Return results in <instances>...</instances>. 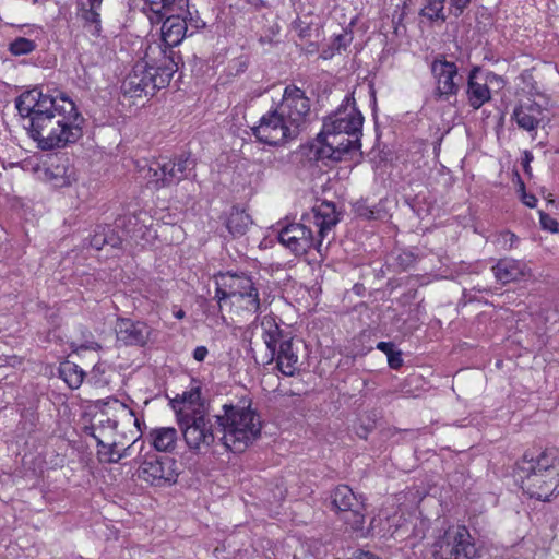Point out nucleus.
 I'll list each match as a JSON object with an SVG mask.
<instances>
[{
  "label": "nucleus",
  "instance_id": "nucleus-1",
  "mask_svg": "<svg viewBox=\"0 0 559 559\" xmlns=\"http://www.w3.org/2000/svg\"><path fill=\"white\" fill-rule=\"evenodd\" d=\"M143 11L152 23L164 19L162 39L146 45L143 58L124 78L121 90L130 97L154 95L157 90L166 87L178 70L171 48L205 26L199 12L191 10L189 0H150Z\"/></svg>",
  "mask_w": 559,
  "mask_h": 559
},
{
  "label": "nucleus",
  "instance_id": "nucleus-2",
  "mask_svg": "<svg viewBox=\"0 0 559 559\" xmlns=\"http://www.w3.org/2000/svg\"><path fill=\"white\" fill-rule=\"evenodd\" d=\"M16 108L21 116L28 118V135L40 150L66 147L83 134L84 119L63 93L52 96L33 88L19 96Z\"/></svg>",
  "mask_w": 559,
  "mask_h": 559
},
{
  "label": "nucleus",
  "instance_id": "nucleus-3",
  "mask_svg": "<svg viewBox=\"0 0 559 559\" xmlns=\"http://www.w3.org/2000/svg\"><path fill=\"white\" fill-rule=\"evenodd\" d=\"M364 117L354 98L343 104L323 122L318 136L309 145V155L316 159L342 160L346 154L360 151Z\"/></svg>",
  "mask_w": 559,
  "mask_h": 559
},
{
  "label": "nucleus",
  "instance_id": "nucleus-4",
  "mask_svg": "<svg viewBox=\"0 0 559 559\" xmlns=\"http://www.w3.org/2000/svg\"><path fill=\"white\" fill-rule=\"evenodd\" d=\"M302 223L289 224L278 231L280 242L297 255L316 246L321 252L322 240L338 222L334 204L322 202L302 216Z\"/></svg>",
  "mask_w": 559,
  "mask_h": 559
},
{
  "label": "nucleus",
  "instance_id": "nucleus-5",
  "mask_svg": "<svg viewBox=\"0 0 559 559\" xmlns=\"http://www.w3.org/2000/svg\"><path fill=\"white\" fill-rule=\"evenodd\" d=\"M174 408L187 447L197 453L207 452L215 441L214 424L200 402L199 389L185 393L182 401Z\"/></svg>",
  "mask_w": 559,
  "mask_h": 559
},
{
  "label": "nucleus",
  "instance_id": "nucleus-6",
  "mask_svg": "<svg viewBox=\"0 0 559 559\" xmlns=\"http://www.w3.org/2000/svg\"><path fill=\"white\" fill-rule=\"evenodd\" d=\"M216 421L223 432V444L233 452H242L261 436L262 420L250 406L224 405Z\"/></svg>",
  "mask_w": 559,
  "mask_h": 559
},
{
  "label": "nucleus",
  "instance_id": "nucleus-7",
  "mask_svg": "<svg viewBox=\"0 0 559 559\" xmlns=\"http://www.w3.org/2000/svg\"><path fill=\"white\" fill-rule=\"evenodd\" d=\"M215 296L219 307L229 306L238 314H253L261 308L258 288L245 274H221Z\"/></svg>",
  "mask_w": 559,
  "mask_h": 559
},
{
  "label": "nucleus",
  "instance_id": "nucleus-8",
  "mask_svg": "<svg viewBox=\"0 0 559 559\" xmlns=\"http://www.w3.org/2000/svg\"><path fill=\"white\" fill-rule=\"evenodd\" d=\"M556 456L542 453L536 460L524 461L519 467L525 475L521 478L523 490L532 498L548 501L559 486V472Z\"/></svg>",
  "mask_w": 559,
  "mask_h": 559
},
{
  "label": "nucleus",
  "instance_id": "nucleus-9",
  "mask_svg": "<svg viewBox=\"0 0 559 559\" xmlns=\"http://www.w3.org/2000/svg\"><path fill=\"white\" fill-rule=\"evenodd\" d=\"M133 425L136 432L141 431L140 419L134 412L124 403L112 400L106 404V409L96 414L90 427L86 428L96 442H103L117 439L118 425Z\"/></svg>",
  "mask_w": 559,
  "mask_h": 559
},
{
  "label": "nucleus",
  "instance_id": "nucleus-10",
  "mask_svg": "<svg viewBox=\"0 0 559 559\" xmlns=\"http://www.w3.org/2000/svg\"><path fill=\"white\" fill-rule=\"evenodd\" d=\"M255 139L270 146H281L295 140L300 131L275 108L264 114L252 128Z\"/></svg>",
  "mask_w": 559,
  "mask_h": 559
},
{
  "label": "nucleus",
  "instance_id": "nucleus-11",
  "mask_svg": "<svg viewBox=\"0 0 559 559\" xmlns=\"http://www.w3.org/2000/svg\"><path fill=\"white\" fill-rule=\"evenodd\" d=\"M432 554L435 559H475L477 550L468 530L454 525L435 542Z\"/></svg>",
  "mask_w": 559,
  "mask_h": 559
},
{
  "label": "nucleus",
  "instance_id": "nucleus-12",
  "mask_svg": "<svg viewBox=\"0 0 559 559\" xmlns=\"http://www.w3.org/2000/svg\"><path fill=\"white\" fill-rule=\"evenodd\" d=\"M136 460L140 464L138 476L142 480L154 486L176 483L178 472L175 460L160 457L153 452H147L144 455L140 453Z\"/></svg>",
  "mask_w": 559,
  "mask_h": 559
},
{
  "label": "nucleus",
  "instance_id": "nucleus-13",
  "mask_svg": "<svg viewBox=\"0 0 559 559\" xmlns=\"http://www.w3.org/2000/svg\"><path fill=\"white\" fill-rule=\"evenodd\" d=\"M275 109L300 131L310 112V100L300 88L287 86Z\"/></svg>",
  "mask_w": 559,
  "mask_h": 559
},
{
  "label": "nucleus",
  "instance_id": "nucleus-14",
  "mask_svg": "<svg viewBox=\"0 0 559 559\" xmlns=\"http://www.w3.org/2000/svg\"><path fill=\"white\" fill-rule=\"evenodd\" d=\"M502 85L503 80L501 76L492 72H487L483 75L477 68L473 69L468 75L466 91L469 105L474 109L480 108L485 103L490 100V88L495 86L501 88Z\"/></svg>",
  "mask_w": 559,
  "mask_h": 559
},
{
  "label": "nucleus",
  "instance_id": "nucleus-15",
  "mask_svg": "<svg viewBox=\"0 0 559 559\" xmlns=\"http://www.w3.org/2000/svg\"><path fill=\"white\" fill-rule=\"evenodd\" d=\"M431 72L436 81L435 96L448 100L457 94V67L454 62L437 59L431 64Z\"/></svg>",
  "mask_w": 559,
  "mask_h": 559
},
{
  "label": "nucleus",
  "instance_id": "nucleus-16",
  "mask_svg": "<svg viewBox=\"0 0 559 559\" xmlns=\"http://www.w3.org/2000/svg\"><path fill=\"white\" fill-rule=\"evenodd\" d=\"M117 340L126 345H144L151 334L146 323L132 321L130 319H119L116 323Z\"/></svg>",
  "mask_w": 559,
  "mask_h": 559
},
{
  "label": "nucleus",
  "instance_id": "nucleus-17",
  "mask_svg": "<svg viewBox=\"0 0 559 559\" xmlns=\"http://www.w3.org/2000/svg\"><path fill=\"white\" fill-rule=\"evenodd\" d=\"M102 4L103 0H76V16L83 22V27L93 36L102 33Z\"/></svg>",
  "mask_w": 559,
  "mask_h": 559
},
{
  "label": "nucleus",
  "instance_id": "nucleus-18",
  "mask_svg": "<svg viewBox=\"0 0 559 559\" xmlns=\"http://www.w3.org/2000/svg\"><path fill=\"white\" fill-rule=\"evenodd\" d=\"M38 178L52 188H64L76 181L75 170L66 163L51 164L38 170Z\"/></svg>",
  "mask_w": 559,
  "mask_h": 559
},
{
  "label": "nucleus",
  "instance_id": "nucleus-19",
  "mask_svg": "<svg viewBox=\"0 0 559 559\" xmlns=\"http://www.w3.org/2000/svg\"><path fill=\"white\" fill-rule=\"evenodd\" d=\"M512 118L520 128L531 132L543 122L544 110L538 104L527 99L514 108Z\"/></svg>",
  "mask_w": 559,
  "mask_h": 559
},
{
  "label": "nucleus",
  "instance_id": "nucleus-20",
  "mask_svg": "<svg viewBox=\"0 0 559 559\" xmlns=\"http://www.w3.org/2000/svg\"><path fill=\"white\" fill-rule=\"evenodd\" d=\"M528 271L525 263L513 259H502L492 267L495 277L502 284L519 281L525 277Z\"/></svg>",
  "mask_w": 559,
  "mask_h": 559
},
{
  "label": "nucleus",
  "instance_id": "nucleus-21",
  "mask_svg": "<svg viewBox=\"0 0 559 559\" xmlns=\"http://www.w3.org/2000/svg\"><path fill=\"white\" fill-rule=\"evenodd\" d=\"M276 354V364L278 370L284 374L292 377L298 370V348L292 340L282 341Z\"/></svg>",
  "mask_w": 559,
  "mask_h": 559
},
{
  "label": "nucleus",
  "instance_id": "nucleus-22",
  "mask_svg": "<svg viewBox=\"0 0 559 559\" xmlns=\"http://www.w3.org/2000/svg\"><path fill=\"white\" fill-rule=\"evenodd\" d=\"M165 162L159 160H139L136 162V168L140 177L145 180L148 185L155 188L167 186V178L165 171Z\"/></svg>",
  "mask_w": 559,
  "mask_h": 559
},
{
  "label": "nucleus",
  "instance_id": "nucleus-23",
  "mask_svg": "<svg viewBox=\"0 0 559 559\" xmlns=\"http://www.w3.org/2000/svg\"><path fill=\"white\" fill-rule=\"evenodd\" d=\"M136 441H138V439H134L130 445H128L123 449V451L117 450L119 440H108V441L97 442L98 460L102 463H117L120 460L131 455V450L136 444Z\"/></svg>",
  "mask_w": 559,
  "mask_h": 559
},
{
  "label": "nucleus",
  "instance_id": "nucleus-24",
  "mask_svg": "<svg viewBox=\"0 0 559 559\" xmlns=\"http://www.w3.org/2000/svg\"><path fill=\"white\" fill-rule=\"evenodd\" d=\"M153 447L159 452H168L175 449L178 433L173 427H160L151 431Z\"/></svg>",
  "mask_w": 559,
  "mask_h": 559
},
{
  "label": "nucleus",
  "instance_id": "nucleus-25",
  "mask_svg": "<svg viewBox=\"0 0 559 559\" xmlns=\"http://www.w3.org/2000/svg\"><path fill=\"white\" fill-rule=\"evenodd\" d=\"M262 338L267 349L275 355L276 344L282 337V330L275 317L264 316L261 318Z\"/></svg>",
  "mask_w": 559,
  "mask_h": 559
},
{
  "label": "nucleus",
  "instance_id": "nucleus-26",
  "mask_svg": "<svg viewBox=\"0 0 559 559\" xmlns=\"http://www.w3.org/2000/svg\"><path fill=\"white\" fill-rule=\"evenodd\" d=\"M59 374L72 390L79 389L84 379L83 370L78 365L70 361H64L60 365Z\"/></svg>",
  "mask_w": 559,
  "mask_h": 559
},
{
  "label": "nucleus",
  "instance_id": "nucleus-27",
  "mask_svg": "<svg viewBox=\"0 0 559 559\" xmlns=\"http://www.w3.org/2000/svg\"><path fill=\"white\" fill-rule=\"evenodd\" d=\"M191 162L189 158L180 157L176 160L165 162V171L167 178V185L176 183L187 177V170Z\"/></svg>",
  "mask_w": 559,
  "mask_h": 559
},
{
  "label": "nucleus",
  "instance_id": "nucleus-28",
  "mask_svg": "<svg viewBox=\"0 0 559 559\" xmlns=\"http://www.w3.org/2000/svg\"><path fill=\"white\" fill-rule=\"evenodd\" d=\"M250 224V216L246 212L233 210L227 218L226 226L233 236L239 237L246 234Z\"/></svg>",
  "mask_w": 559,
  "mask_h": 559
},
{
  "label": "nucleus",
  "instance_id": "nucleus-29",
  "mask_svg": "<svg viewBox=\"0 0 559 559\" xmlns=\"http://www.w3.org/2000/svg\"><path fill=\"white\" fill-rule=\"evenodd\" d=\"M332 502L338 511H352L356 502V497L352 489L346 485L336 487L332 495Z\"/></svg>",
  "mask_w": 559,
  "mask_h": 559
},
{
  "label": "nucleus",
  "instance_id": "nucleus-30",
  "mask_svg": "<svg viewBox=\"0 0 559 559\" xmlns=\"http://www.w3.org/2000/svg\"><path fill=\"white\" fill-rule=\"evenodd\" d=\"M445 0H423L420 15L432 22H444Z\"/></svg>",
  "mask_w": 559,
  "mask_h": 559
},
{
  "label": "nucleus",
  "instance_id": "nucleus-31",
  "mask_svg": "<svg viewBox=\"0 0 559 559\" xmlns=\"http://www.w3.org/2000/svg\"><path fill=\"white\" fill-rule=\"evenodd\" d=\"M37 48L33 39L25 36H17L9 44V51L13 56H23L33 52Z\"/></svg>",
  "mask_w": 559,
  "mask_h": 559
},
{
  "label": "nucleus",
  "instance_id": "nucleus-32",
  "mask_svg": "<svg viewBox=\"0 0 559 559\" xmlns=\"http://www.w3.org/2000/svg\"><path fill=\"white\" fill-rule=\"evenodd\" d=\"M107 366L105 364H96L87 379L90 383L95 386H105L109 383V379L106 377Z\"/></svg>",
  "mask_w": 559,
  "mask_h": 559
},
{
  "label": "nucleus",
  "instance_id": "nucleus-33",
  "mask_svg": "<svg viewBox=\"0 0 559 559\" xmlns=\"http://www.w3.org/2000/svg\"><path fill=\"white\" fill-rule=\"evenodd\" d=\"M518 193L520 195L521 201L523 204H525L527 207H535L537 204V199L534 194L527 193L525 190L524 182L521 180V178L518 176Z\"/></svg>",
  "mask_w": 559,
  "mask_h": 559
},
{
  "label": "nucleus",
  "instance_id": "nucleus-34",
  "mask_svg": "<svg viewBox=\"0 0 559 559\" xmlns=\"http://www.w3.org/2000/svg\"><path fill=\"white\" fill-rule=\"evenodd\" d=\"M23 35L26 39H33L34 45L38 46V43L43 40L44 38V31L41 27L36 25H27L23 29Z\"/></svg>",
  "mask_w": 559,
  "mask_h": 559
},
{
  "label": "nucleus",
  "instance_id": "nucleus-35",
  "mask_svg": "<svg viewBox=\"0 0 559 559\" xmlns=\"http://www.w3.org/2000/svg\"><path fill=\"white\" fill-rule=\"evenodd\" d=\"M539 222H540L543 229H545V230H548L551 233H557L559 230L558 222L555 218H552L550 215H548L544 212H539Z\"/></svg>",
  "mask_w": 559,
  "mask_h": 559
},
{
  "label": "nucleus",
  "instance_id": "nucleus-36",
  "mask_svg": "<svg viewBox=\"0 0 559 559\" xmlns=\"http://www.w3.org/2000/svg\"><path fill=\"white\" fill-rule=\"evenodd\" d=\"M350 516L353 519L346 518L345 521L350 523L353 530H360L364 524V515L358 511H352Z\"/></svg>",
  "mask_w": 559,
  "mask_h": 559
},
{
  "label": "nucleus",
  "instance_id": "nucleus-37",
  "mask_svg": "<svg viewBox=\"0 0 559 559\" xmlns=\"http://www.w3.org/2000/svg\"><path fill=\"white\" fill-rule=\"evenodd\" d=\"M472 0H450L451 8L455 11L454 14H461Z\"/></svg>",
  "mask_w": 559,
  "mask_h": 559
},
{
  "label": "nucleus",
  "instance_id": "nucleus-38",
  "mask_svg": "<svg viewBox=\"0 0 559 559\" xmlns=\"http://www.w3.org/2000/svg\"><path fill=\"white\" fill-rule=\"evenodd\" d=\"M389 366L393 369H397L402 366L403 359L400 352H393L388 356Z\"/></svg>",
  "mask_w": 559,
  "mask_h": 559
},
{
  "label": "nucleus",
  "instance_id": "nucleus-39",
  "mask_svg": "<svg viewBox=\"0 0 559 559\" xmlns=\"http://www.w3.org/2000/svg\"><path fill=\"white\" fill-rule=\"evenodd\" d=\"M508 559H534V554L532 550H515Z\"/></svg>",
  "mask_w": 559,
  "mask_h": 559
},
{
  "label": "nucleus",
  "instance_id": "nucleus-40",
  "mask_svg": "<svg viewBox=\"0 0 559 559\" xmlns=\"http://www.w3.org/2000/svg\"><path fill=\"white\" fill-rule=\"evenodd\" d=\"M207 348L205 346H198L194 350H193V358L197 360V361H203L205 359V357L207 356Z\"/></svg>",
  "mask_w": 559,
  "mask_h": 559
},
{
  "label": "nucleus",
  "instance_id": "nucleus-41",
  "mask_svg": "<svg viewBox=\"0 0 559 559\" xmlns=\"http://www.w3.org/2000/svg\"><path fill=\"white\" fill-rule=\"evenodd\" d=\"M377 348L383 352L386 356L394 352V345L391 342H379Z\"/></svg>",
  "mask_w": 559,
  "mask_h": 559
},
{
  "label": "nucleus",
  "instance_id": "nucleus-42",
  "mask_svg": "<svg viewBox=\"0 0 559 559\" xmlns=\"http://www.w3.org/2000/svg\"><path fill=\"white\" fill-rule=\"evenodd\" d=\"M349 41L347 34H341L335 39V45L337 50H340L342 47H346Z\"/></svg>",
  "mask_w": 559,
  "mask_h": 559
},
{
  "label": "nucleus",
  "instance_id": "nucleus-43",
  "mask_svg": "<svg viewBox=\"0 0 559 559\" xmlns=\"http://www.w3.org/2000/svg\"><path fill=\"white\" fill-rule=\"evenodd\" d=\"M93 349V350H96L99 348V345L97 343H94V342H90L87 344H83L81 346H78V347H73V350L74 352H78L79 349Z\"/></svg>",
  "mask_w": 559,
  "mask_h": 559
},
{
  "label": "nucleus",
  "instance_id": "nucleus-44",
  "mask_svg": "<svg viewBox=\"0 0 559 559\" xmlns=\"http://www.w3.org/2000/svg\"><path fill=\"white\" fill-rule=\"evenodd\" d=\"M502 236L506 239V241L509 240V241L513 242L516 239L515 235L510 231L503 233Z\"/></svg>",
  "mask_w": 559,
  "mask_h": 559
},
{
  "label": "nucleus",
  "instance_id": "nucleus-45",
  "mask_svg": "<svg viewBox=\"0 0 559 559\" xmlns=\"http://www.w3.org/2000/svg\"><path fill=\"white\" fill-rule=\"evenodd\" d=\"M174 316L175 318L177 319H182L185 317V311L183 310H177L176 312H174Z\"/></svg>",
  "mask_w": 559,
  "mask_h": 559
},
{
  "label": "nucleus",
  "instance_id": "nucleus-46",
  "mask_svg": "<svg viewBox=\"0 0 559 559\" xmlns=\"http://www.w3.org/2000/svg\"><path fill=\"white\" fill-rule=\"evenodd\" d=\"M262 93H263V92H262V91H260V92H258V93H257V95H255V96H257V97H259V96H261V95H262Z\"/></svg>",
  "mask_w": 559,
  "mask_h": 559
}]
</instances>
